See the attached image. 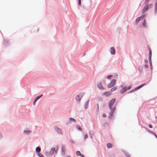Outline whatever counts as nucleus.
<instances>
[{"label":"nucleus","mask_w":157,"mask_h":157,"mask_svg":"<svg viewBox=\"0 0 157 157\" xmlns=\"http://www.w3.org/2000/svg\"><path fill=\"white\" fill-rule=\"evenodd\" d=\"M91 6V0H87L83 5V7L86 9H89Z\"/></svg>","instance_id":"nucleus-1"},{"label":"nucleus","mask_w":157,"mask_h":157,"mask_svg":"<svg viewBox=\"0 0 157 157\" xmlns=\"http://www.w3.org/2000/svg\"><path fill=\"white\" fill-rule=\"evenodd\" d=\"M111 109V111L109 113V119L113 120L114 119V115L113 114V113L115 109V107H114L113 108H112V107L111 109Z\"/></svg>","instance_id":"nucleus-2"},{"label":"nucleus","mask_w":157,"mask_h":157,"mask_svg":"<svg viewBox=\"0 0 157 157\" xmlns=\"http://www.w3.org/2000/svg\"><path fill=\"white\" fill-rule=\"evenodd\" d=\"M84 95V92H81L79 93L76 96L75 98V100L77 102H80L82 98L83 97Z\"/></svg>","instance_id":"nucleus-3"},{"label":"nucleus","mask_w":157,"mask_h":157,"mask_svg":"<svg viewBox=\"0 0 157 157\" xmlns=\"http://www.w3.org/2000/svg\"><path fill=\"white\" fill-rule=\"evenodd\" d=\"M116 101V99L113 98L109 101L108 103V105L109 107V109H111L112 106L113 105L114 103Z\"/></svg>","instance_id":"nucleus-4"},{"label":"nucleus","mask_w":157,"mask_h":157,"mask_svg":"<svg viewBox=\"0 0 157 157\" xmlns=\"http://www.w3.org/2000/svg\"><path fill=\"white\" fill-rule=\"evenodd\" d=\"M116 80L115 79H113L111 81V83L107 86L108 88H110L113 86L115 84Z\"/></svg>","instance_id":"nucleus-5"},{"label":"nucleus","mask_w":157,"mask_h":157,"mask_svg":"<svg viewBox=\"0 0 157 157\" xmlns=\"http://www.w3.org/2000/svg\"><path fill=\"white\" fill-rule=\"evenodd\" d=\"M149 50V63H150V65L151 67L152 66V63L151 62V54L152 52L151 51V48H148Z\"/></svg>","instance_id":"nucleus-6"},{"label":"nucleus","mask_w":157,"mask_h":157,"mask_svg":"<svg viewBox=\"0 0 157 157\" xmlns=\"http://www.w3.org/2000/svg\"><path fill=\"white\" fill-rule=\"evenodd\" d=\"M66 150L65 145H62L61 147V155L63 156H65Z\"/></svg>","instance_id":"nucleus-7"},{"label":"nucleus","mask_w":157,"mask_h":157,"mask_svg":"<svg viewBox=\"0 0 157 157\" xmlns=\"http://www.w3.org/2000/svg\"><path fill=\"white\" fill-rule=\"evenodd\" d=\"M54 129L55 131L59 134L62 135V132L61 131V130L60 128L56 126L54 127Z\"/></svg>","instance_id":"nucleus-8"},{"label":"nucleus","mask_w":157,"mask_h":157,"mask_svg":"<svg viewBox=\"0 0 157 157\" xmlns=\"http://www.w3.org/2000/svg\"><path fill=\"white\" fill-rule=\"evenodd\" d=\"M98 88L101 90H105V88L102 85L101 82L98 83L97 84Z\"/></svg>","instance_id":"nucleus-9"},{"label":"nucleus","mask_w":157,"mask_h":157,"mask_svg":"<svg viewBox=\"0 0 157 157\" xmlns=\"http://www.w3.org/2000/svg\"><path fill=\"white\" fill-rule=\"evenodd\" d=\"M116 51L113 47H112L110 48V52L111 55H114Z\"/></svg>","instance_id":"nucleus-10"},{"label":"nucleus","mask_w":157,"mask_h":157,"mask_svg":"<svg viewBox=\"0 0 157 157\" xmlns=\"http://www.w3.org/2000/svg\"><path fill=\"white\" fill-rule=\"evenodd\" d=\"M55 148L54 147L52 148L51 149V150L49 152V154L50 155V156H52V155H53V154L54 152V151H55Z\"/></svg>","instance_id":"nucleus-11"},{"label":"nucleus","mask_w":157,"mask_h":157,"mask_svg":"<svg viewBox=\"0 0 157 157\" xmlns=\"http://www.w3.org/2000/svg\"><path fill=\"white\" fill-rule=\"evenodd\" d=\"M127 90L126 87H124L120 91V93L122 94L124 93Z\"/></svg>","instance_id":"nucleus-12"},{"label":"nucleus","mask_w":157,"mask_h":157,"mask_svg":"<svg viewBox=\"0 0 157 157\" xmlns=\"http://www.w3.org/2000/svg\"><path fill=\"white\" fill-rule=\"evenodd\" d=\"M111 93L109 91L105 92L103 93V95H105L106 97H109Z\"/></svg>","instance_id":"nucleus-13"},{"label":"nucleus","mask_w":157,"mask_h":157,"mask_svg":"<svg viewBox=\"0 0 157 157\" xmlns=\"http://www.w3.org/2000/svg\"><path fill=\"white\" fill-rule=\"evenodd\" d=\"M146 16L145 14L142 15L141 16L138 17V22L141 20L144 19V18Z\"/></svg>","instance_id":"nucleus-14"},{"label":"nucleus","mask_w":157,"mask_h":157,"mask_svg":"<svg viewBox=\"0 0 157 157\" xmlns=\"http://www.w3.org/2000/svg\"><path fill=\"white\" fill-rule=\"evenodd\" d=\"M146 16L145 14L142 15L141 16L138 17V22L141 20L144 19V18Z\"/></svg>","instance_id":"nucleus-15"},{"label":"nucleus","mask_w":157,"mask_h":157,"mask_svg":"<svg viewBox=\"0 0 157 157\" xmlns=\"http://www.w3.org/2000/svg\"><path fill=\"white\" fill-rule=\"evenodd\" d=\"M43 96V94H41L40 95H39V96H37L34 99V102H36Z\"/></svg>","instance_id":"nucleus-16"},{"label":"nucleus","mask_w":157,"mask_h":157,"mask_svg":"<svg viewBox=\"0 0 157 157\" xmlns=\"http://www.w3.org/2000/svg\"><path fill=\"white\" fill-rule=\"evenodd\" d=\"M148 9V7L147 6H145L143 9L142 13L143 14Z\"/></svg>","instance_id":"nucleus-17"},{"label":"nucleus","mask_w":157,"mask_h":157,"mask_svg":"<svg viewBox=\"0 0 157 157\" xmlns=\"http://www.w3.org/2000/svg\"><path fill=\"white\" fill-rule=\"evenodd\" d=\"M142 24L145 28H147V25H146V21L145 19H144V21Z\"/></svg>","instance_id":"nucleus-18"},{"label":"nucleus","mask_w":157,"mask_h":157,"mask_svg":"<svg viewBox=\"0 0 157 157\" xmlns=\"http://www.w3.org/2000/svg\"><path fill=\"white\" fill-rule=\"evenodd\" d=\"M89 101L90 100H89L86 102L85 104V109H87L88 108Z\"/></svg>","instance_id":"nucleus-19"},{"label":"nucleus","mask_w":157,"mask_h":157,"mask_svg":"<svg viewBox=\"0 0 157 157\" xmlns=\"http://www.w3.org/2000/svg\"><path fill=\"white\" fill-rule=\"evenodd\" d=\"M41 151V149L40 147H36V153H40V152Z\"/></svg>","instance_id":"nucleus-20"},{"label":"nucleus","mask_w":157,"mask_h":157,"mask_svg":"<svg viewBox=\"0 0 157 157\" xmlns=\"http://www.w3.org/2000/svg\"><path fill=\"white\" fill-rule=\"evenodd\" d=\"M117 86H115L112 88L110 90L111 92H113L114 91L117 90Z\"/></svg>","instance_id":"nucleus-21"},{"label":"nucleus","mask_w":157,"mask_h":157,"mask_svg":"<svg viewBox=\"0 0 157 157\" xmlns=\"http://www.w3.org/2000/svg\"><path fill=\"white\" fill-rule=\"evenodd\" d=\"M154 12L157 13V3L155 2V5Z\"/></svg>","instance_id":"nucleus-22"},{"label":"nucleus","mask_w":157,"mask_h":157,"mask_svg":"<svg viewBox=\"0 0 157 157\" xmlns=\"http://www.w3.org/2000/svg\"><path fill=\"white\" fill-rule=\"evenodd\" d=\"M4 45L5 47H6L8 45V41L6 40H4Z\"/></svg>","instance_id":"nucleus-23"},{"label":"nucleus","mask_w":157,"mask_h":157,"mask_svg":"<svg viewBox=\"0 0 157 157\" xmlns=\"http://www.w3.org/2000/svg\"><path fill=\"white\" fill-rule=\"evenodd\" d=\"M44 154L46 156H50V154L49 152L46 151H44Z\"/></svg>","instance_id":"nucleus-24"},{"label":"nucleus","mask_w":157,"mask_h":157,"mask_svg":"<svg viewBox=\"0 0 157 157\" xmlns=\"http://www.w3.org/2000/svg\"><path fill=\"white\" fill-rule=\"evenodd\" d=\"M31 132V131H30L29 130H25L24 131V133L26 134H29Z\"/></svg>","instance_id":"nucleus-25"},{"label":"nucleus","mask_w":157,"mask_h":157,"mask_svg":"<svg viewBox=\"0 0 157 157\" xmlns=\"http://www.w3.org/2000/svg\"><path fill=\"white\" fill-rule=\"evenodd\" d=\"M123 152L126 157L129 155V153L125 151H123Z\"/></svg>","instance_id":"nucleus-26"},{"label":"nucleus","mask_w":157,"mask_h":157,"mask_svg":"<svg viewBox=\"0 0 157 157\" xmlns=\"http://www.w3.org/2000/svg\"><path fill=\"white\" fill-rule=\"evenodd\" d=\"M106 146L107 148H110L112 147V145L111 144L109 143H108L106 144Z\"/></svg>","instance_id":"nucleus-27"},{"label":"nucleus","mask_w":157,"mask_h":157,"mask_svg":"<svg viewBox=\"0 0 157 157\" xmlns=\"http://www.w3.org/2000/svg\"><path fill=\"white\" fill-rule=\"evenodd\" d=\"M69 121L70 122L71 121H73L74 123H75L76 121L75 120L72 118H69ZM71 123V122H70V123Z\"/></svg>","instance_id":"nucleus-28"},{"label":"nucleus","mask_w":157,"mask_h":157,"mask_svg":"<svg viewBox=\"0 0 157 157\" xmlns=\"http://www.w3.org/2000/svg\"><path fill=\"white\" fill-rule=\"evenodd\" d=\"M113 76V75H108L106 77V78L109 80H110L111 78Z\"/></svg>","instance_id":"nucleus-29"},{"label":"nucleus","mask_w":157,"mask_h":157,"mask_svg":"<svg viewBox=\"0 0 157 157\" xmlns=\"http://www.w3.org/2000/svg\"><path fill=\"white\" fill-rule=\"evenodd\" d=\"M76 128L77 129H78L80 131H82V128L80 126H79V125H77V126H76Z\"/></svg>","instance_id":"nucleus-30"},{"label":"nucleus","mask_w":157,"mask_h":157,"mask_svg":"<svg viewBox=\"0 0 157 157\" xmlns=\"http://www.w3.org/2000/svg\"><path fill=\"white\" fill-rule=\"evenodd\" d=\"M137 90V86L136 87H135L134 89H133L131 91H130L129 92V93H131L132 92H134V91H136V90Z\"/></svg>","instance_id":"nucleus-31"},{"label":"nucleus","mask_w":157,"mask_h":157,"mask_svg":"<svg viewBox=\"0 0 157 157\" xmlns=\"http://www.w3.org/2000/svg\"><path fill=\"white\" fill-rule=\"evenodd\" d=\"M76 155L78 156H80L81 154L80 152L79 151H76Z\"/></svg>","instance_id":"nucleus-32"},{"label":"nucleus","mask_w":157,"mask_h":157,"mask_svg":"<svg viewBox=\"0 0 157 157\" xmlns=\"http://www.w3.org/2000/svg\"><path fill=\"white\" fill-rule=\"evenodd\" d=\"M146 84L145 83H144L139 86H138V89H140L141 87H142L143 86H144Z\"/></svg>","instance_id":"nucleus-33"},{"label":"nucleus","mask_w":157,"mask_h":157,"mask_svg":"<svg viewBox=\"0 0 157 157\" xmlns=\"http://www.w3.org/2000/svg\"><path fill=\"white\" fill-rule=\"evenodd\" d=\"M38 156L39 157H44V155L41 153H38Z\"/></svg>","instance_id":"nucleus-34"},{"label":"nucleus","mask_w":157,"mask_h":157,"mask_svg":"<svg viewBox=\"0 0 157 157\" xmlns=\"http://www.w3.org/2000/svg\"><path fill=\"white\" fill-rule=\"evenodd\" d=\"M108 125V123L107 122H105L103 124V126L105 127Z\"/></svg>","instance_id":"nucleus-35"},{"label":"nucleus","mask_w":157,"mask_h":157,"mask_svg":"<svg viewBox=\"0 0 157 157\" xmlns=\"http://www.w3.org/2000/svg\"><path fill=\"white\" fill-rule=\"evenodd\" d=\"M141 69H142V67H139L138 68V70L140 73H141Z\"/></svg>","instance_id":"nucleus-36"},{"label":"nucleus","mask_w":157,"mask_h":157,"mask_svg":"<svg viewBox=\"0 0 157 157\" xmlns=\"http://www.w3.org/2000/svg\"><path fill=\"white\" fill-rule=\"evenodd\" d=\"M88 137V135L87 134H85L84 137V139L85 140Z\"/></svg>","instance_id":"nucleus-37"},{"label":"nucleus","mask_w":157,"mask_h":157,"mask_svg":"<svg viewBox=\"0 0 157 157\" xmlns=\"http://www.w3.org/2000/svg\"><path fill=\"white\" fill-rule=\"evenodd\" d=\"M151 0H146L145 1V3L147 5L148 3V2L150 1Z\"/></svg>","instance_id":"nucleus-38"},{"label":"nucleus","mask_w":157,"mask_h":157,"mask_svg":"<svg viewBox=\"0 0 157 157\" xmlns=\"http://www.w3.org/2000/svg\"><path fill=\"white\" fill-rule=\"evenodd\" d=\"M131 88V86H128L127 87H126L127 90H130Z\"/></svg>","instance_id":"nucleus-39"},{"label":"nucleus","mask_w":157,"mask_h":157,"mask_svg":"<svg viewBox=\"0 0 157 157\" xmlns=\"http://www.w3.org/2000/svg\"><path fill=\"white\" fill-rule=\"evenodd\" d=\"M89 134L90 136L92 138L93 136V133H91V131H90L89 132Z\"/></svg>","instance_id":"nucleus-40"},{"label":"nucleus","mask_w":157,"mask_h":157,"mask_svg":"<svg viewBox=\"0 0 157 157\" xmlns=\"http://www.w3.org/2000/svg\"><path fill=\"white\" fill-rule=\"evenodd\" d=\"M78 4L79 5L81 6V0H78Z\"/></svg>","instance_id":"nucleus-41"},{"label":"nucleus","mask_w":157,"mask_h":157,"mask_svg":"<svg viewBox=\"0 0 157 157\" xmlns=\"http://www.w3.org/2000/svg\"><path fill=\"white\" fill-rule=\"evenodd\" d=\"M98 100L102 101L103 100V99L101 97H100L98 98Z\"/></svg>","instance_id":"nucleus-42"},{"label":"nucleus","mask_w":157,"mask_h":157,"mask_svg":"<svg viewBox=\"0 0 157 157\" xmlns=\"http://www.w3.org/2000/svg\"><path fill=\"white\" fill-rule=\"evenodd\" d=\"M97 111L98 112L99 110V105L98 104H97Z\"/></svg>","instance_id":"nucleus-43"},{"label":"nucleus","mask_w":157,"mask_h":157,"mask_svg":"<svg viewBox=\"0 0 157 157\" xmlns=\"http://www.w3.org/2000/svg\"><path fill=\"white\" fill-rule=\"evenodd\" d=\"M148 127H149V128H152V126L151 124H149L148 125Z\"/></svg>","instance_id":"nucleus-44"},{"label":"nucleus","mask_w":157,"mask_h":157,"mask_svg":"<svg viewBox=\"0 0 157 157\" xmlns=\"http://www.w3.org/2000/svg\"><path fill=\"white\" fill-rule=\"evenodd\" d=\"M106 116V114L105 113H103V114H102V116L103 117H105Z\"/></svg>","instance_id":"nucleus-45"},{"label":"nucleus","mask_w":157,"mask_h":157,"mask_svg":"<svg viewBox=\"0 0 157 157\" xmlns=\"http://www.w3.org/2000/svg\"><path fill=\"white\" fill-rule=\"evenodd\" d=\"M135 24L136 25L137 24V18L136 19Z\"/></svg>","instance_id":"nucleus-46"},{"label":"nucleus","mask_w":157,"mask_h":157,"mask_svg":"<svg viewBox=\"0 0 157 157\" xmlns=\"http://www.w3.org/2000/svg\"><path fill=\"white\" fill-rule=\"evenodd\" d=\"M2 135L0 132V139L2 138Z\"/></svg>","instance_id":"nucleus-47"},{"label":"nucleus","mask_w":157,"mask_h":157,"mask_svg":"<svg viewBox=\"0 0 157 157\" xmlns=\"http://www.w3.org/2000/svg\"><path fill=\"white\" fill-rule=\"evenodd\" d=\"M144 67L146 68H147L148 67V65L147 64H145L144 65Z\"/></svg>","instance_id":"nucleus-48"},{"label":"nucleus","mask_w":157,"mask_h":157,"mask_svg":"<svg viewBox=\"0 0 157 157\" xmlns=\"http://www.w3.org/2000/svg\"><path fill=\"white\" fill-rule=\"evenodd\" d=\"M80 156L81 157H84V155L81 153V154L80 155Z\"/></svg>","instance_id":"nucleus-49"},{"label":"nucleus","mask_w":157,"mask_h":157,"mask_svg":"<svg viewBox=\"0 0 157 157\" xmlns=\"http://www.w3.org/2000/svg\"><path fill=\"white\" fill-rule=\"evenodd\" d=\"M144 62L146 63H148V61H147V59H145L144 60Z\"/></svg>","instance_id":"nucleus-50"},{"label":"nucleus","mask_w":157,"mask_h":157,"mask_svg":"<svg viewBox=\"0 0 157 157\" xmlns=\"http://www.w3.org/2000/svg\"><path fill=\"white\" fill-rule=\"evenodd\" d=\"M70 141L73 144H75V143L71 140L70 139Z\"/></svg>","instance_id":"nucleus-51"},{"label":"nucleus","mask_w":157,"mask_h":157,"mask_svg":"<svg viewBox=\"0 0 157 157\" xmlns=\"http://www.w3.org/2000/svg\"><path fill=\"white\" fill-rule=\"evenodd\" d=\"M56 150H58V146H56Z\"/></svg>","instance_id":"nucleus-52"},{"label":"nucleus","mask_w":157,"mask_h":157,"mask_svg":"<svg viewBox=\"0 0 157 157\" xmlns=\"http://www.w3.org/2000/svg\"><path fill=\"white\" fill-rule=\"evenodd\" d=\"M57 151L58 150H55V151H54V152H55V153H56V154L57 153Z\"/></svg>","instance_id":"nucleus-53"},{"label":"nucleus","mask_w":157,"mask_h":157,"mask_svg":"<svg viewBox=\"0 0 157 157\" xmlns=\"http://www.w3.org/2000/svg\"><path fill=\"white\" fill-rule=\"evenodd\" d=\"M155 119L156 121L157 122V117H155Z\"/></svg>","instance_id":"nucleus-54"},{"label":"nucleus","mask_w":157,"mask_h":157,"mask_svg":"<svg viewBox=\"0 0 157 157\" xmlns=\"http://www.w3.org/2000/svg\"><path fill=\"white\" fill-rule=\"evenodd\" d=\"M36 102H34V101H33V105H35V103Z\"/></svg>","instance_id":"nucleus-55"},{"label":"nucleus","mask_w":157,"mask_h":157,"mask_svg":"<svg viewBox=\"0 0 157 157\" xmlns=\"http://www.w3.org/2000/svg\"><path fill=\"white\" fill-rule=\"evenodd\" d=\"M85 54H86L85 53H84L83 54V55H82V56H85Z\"/></svg>","instance_id":"nucleus-56"},{"label":"nucleus","mask_w":157,"mask_h":157,"mask_svg":"<svg viewBox=\"0 0 157 157\" xmlns=\"http://www.w3.org/2000/svg\"><path fill=\"white\" fill-rule=\"evenodd\" d=\"M131 157V156H130V155H128V156H127V157Z\"/></svg>","instance_id":"nucleus-57"},{"label":"nucleus","mask_w":157,"mask_h":157,"mask_svg":"<svg viewBox=\"0 0 157 157\" xmlns=\"http://www.w3.org/2000/svg\"><path fill=\"white\" fill-rule=\"evenodd\" d=\"M66 157H71V156H66Z\"/></svg>","instance_id":"nucleus-58"},{"label":"nucleus","mask_w":157,"mask_h":157,"mask_svg":"<svg viewBox=\"0 0 157 157\" xmlns=\"http://www.w3.org/2000/svg\"><path fill=\"white\" fill-rule=\"evenodd\" d=\"M68 124H69V123H66V124H67V125Z\"/></svg>","instance_id":"nucleus-59"}]
</instances>
